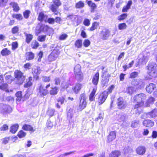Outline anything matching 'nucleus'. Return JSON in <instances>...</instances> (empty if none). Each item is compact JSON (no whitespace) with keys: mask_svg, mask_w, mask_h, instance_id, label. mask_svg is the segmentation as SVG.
I'll list each match as a JSON object with an SVG mask.
<instances>
[{"mask_svg":"<svg viewBox=\"0 0 157 157\" xmlns=\"http://www.w3.org/2000/svg\"><path fill=\"white\" fill-rule=\"evenodd\" d=\"M54 4L57 6H60L61 3L59 0H54L53 1Z\"/></svg>","mask_w":157,"mask_h":157,"instance_id":"nucleus-59","label":"nucleus"},{"mask_svg":"<svg viewBox=\"0 0 157 157\" xmlns=\"http://www.w3.org/2000/svg\"><path fill=\"white\" fill-rule=\"evenodd\" d=\"M156 88V85L153 83H150L147 86L146 90L147 91L150 93H151Z\"/></svg>","mask_w":157,"mask_h":157,"instance_id":"nucleus-18","label":"nucleus"},{"mask_svg":"<svg viewBox=\"0 0 157 157\" xmlns=\"http://www.w3.org/2000/svg\"><path fill=\"white\" fill-rule=\"evenodd\" d=\"M17 139V137L16 136L5 137L2 139V143L3 144H6L9 143L10 140L13 139L16 140Z\"/></svg>","mask_w":157,"mask_h":157,"instance_id":"nucleus-16","label":"nucleus"},{"mask_svg":"<svg viewBox=\"0 0 157 157\" xmlns=\"http://www.w3.org/2000/svg\"><path fill=\"white\" fill-rule=\"evenodd\" d=\"M155 98L152 97H150L147 100L146 102V106L147 107H149L150 106V105L154 103L155 101Z\"/></svg>","mask_w":157,"mask_h":157,"instance_id":"nucleus-29","label":"nucleus"},{"mask_svg":"<svg viewBox=\"0 0 157 157\" xmlns=\"http://www.w3.org/2000/svg\"><path fill=\"white\" fill-rule=\"evenodd\" d=\"M32 84V83L31 81H29L24 84V86L25 87L28 88L31 86Z\"/></svg>","mask_w":157,"mask_h":157,"instance_id":"nucleus-64","label":"nucleus"},{"mask_svg":"<svg viewBox=\"0 0 157 157\" xmlns=\"http://www.w3.org/2000/svg\"><path fill=\"white\" fill-rule=\"evenodd\" d=\"M46 38V35H40L38 37L37 40L40 42H43L45 40Z\"/></svg>","mask_w":157,"mask_h":157,"instance_id":"nucleus-44","label":"nucleus"},{"mask_svg":"<svg viewBox=\"0 0 157 157\" xmlns=\"http://www.w3.org/2000/svg\"><path fill=\"white\" fill-rule=\"evenodd\" d=\"M47 19V16L45 15L42 12H40L39 14L38 20L40 21H46Z\"/></svg>","mask_w":157,"mask_h":157,"instance_id":"nucleus-21","label":"nucleus"},{"mask_svg":"<svg viewBox=\"0 0 157 157\" xmlns=\"http://www.w3.org/2000/svg\"><path fill=\"white\" fill-rule=\"evenodd\" d=\"M117 104L119 109H123L126 108L127 103L122 98L120 97L117 99Z\"/></svg>","mask_w":157,"mask_h":157,"instance_id":"nucleus-5","label":"nucleus"},{"mask_svg":"<svg viewBox=\"0 0 157 157\" xmlns=\"http://www.w3.org/2000/svg\"><path fill=\"white\" fill-rule=\"evenodd\" d=\"M10 5L13 8V10L15 12H17L20 9V7L17 3L11 2L10 3Z\"/></svg>","mask_w":157,"mask_h":157,"instance_id":"nucleus-28","label":"nucleus"},{"mask_svg":"<svg viewBox=\"0 0 157 157\" xmlns=\"http://www.w3.org/2000/svg\"><path fill=\"white\" fill-rule=\"evenodd\" d=\"M32 71L34 78H35L37 80L38 78V75L40 74L41 72L40 67H34L32 69Z\"/></svg>","mask_w":157,"mask_h":157,"instance_id":"nucleus-14","label":"nucleus"},{"mask_svg":"<svg viewBox=\"0 0 157 157\" xmlns=\"http://www.w3.org/2000/svg\"><path fill=\"white\" fill-rule=\"evenodd\" d=\"M108 94V92L106 91L103 92L100 94L98 98V101L99 105L102 104L107 98Z\"/></svg>","mask_w":157,"mask_h":157,"instance_id":"nucleus-9","label":"nucleus"},{"mask_svg":"<svg viewBox=\"0 0 157 157\" xmlns=\"http://www.w3.org/2000/svg\"><path fill=\"white\" fill-rule=\"evenodd\" d=\"M86 2H87L88 5L91 7V12L92 13L94 12V10L97 8V6L95 3L92 2L91 1H86Z\"/></svg>","mask_w":157,"mask_h":157,"instance_id":"nucleus-25","label":"nucleus"},{"mask_svg":"<svg viewBox=\"0 0 157 157\" xmlns=\"http://www.w3.org/2000/svg\"><path fill=\"white\" fill-rule=\"evenodd\" d=\"M5 107L3 108V113H10L12 111L11 107L8 105L4 104Z\"/></svg>","mask_w":157,"mask_h":157,"instance_id":"nucleus-30","label":"nucleus"},{"mask_svg":"<svg viewBox=\"0 0 157 157\" xmlns=\"http://www.w3.org/2000/svg\"><path fill=\"white\" fill-rule=\"evenodd\" d=\"M14 75L15 78L17 80L18 84H21L23 83L25 77L20 71L16 70L14 72Z\"/></svg>","mask_w":157,"mask_h":157,"instance_id":"nucleus-4","label":"nucleus"},{"mask_svg":"<svg viewBox=\"0 0 157 157\" xmlns=\"http://www.w3.org/2000/svg\"><path fill=\"white\" fill-rule=\"evenodd\" d=\"M42 80L45 82H49L50 80V76H43L42 78Z\"/></svg>","mask_w":157,"mask_h":157,"instance_id":"nucleus-53","label":"nucleus"},{"mask_svg":"<svg viewBox=\"0 0 157 157\" xmlns=\"http://www.w3.org/2000/svg\"><path fill=\"white\" fill-rule=\"evenodd\" d=\"M19 31V27L18 26H15L12 29L11 31L13 34H15Z\"/></svg>","mask_w":157,"mask_h":157,"instance_id":"nucleus-46","label":"nucleus"},{"mask_svg":"<svg viewBox=\"0 0 157 157\" xmlns=\"http://www.w3.org/2000/svg\"><path fill=\"white\" fill-rule=\"evenodd\" d=\"M39 43L36 41H35L34 43H33L32 44L33 48L35 49L38 48L39 47Z\"/></svg>","mask_w":157,"mask_h":157,"instance_id":"nucleus-52","label":"nucleus"},{"mask_svg":"<svg viewBox=\"0 0 157 157\" xmlns=\"http://www.w3.org/2000/svg\"><path fill=\"white\" fill-rule=\"evenodd\" d=\"M8 0H0V6L4 7L6 6Z\"/></svg>","mask_w":157,"mask_h":157,"instance_id":"nucleus-47","label":"nucleus"},{"mask_svg":"<svg viewBox=\"0 0 157 157\" xmlns=\"http://www.w3.org/2000/svg\"><path fill=\"white\" fill-rule=\"evenodd\" d=\"M67 35L65 34H63L59 36V39L61 40H64L67 37Z\"/></svg>","mask_w":157,"mask_h":157,"instance_id":"nucleus-57","label":"nucleus"},{"mask_svg":"<svg viewBox=\"0 0 157 157\" xmlns=\"http://www.w3.org/2000/svg\"><path fill=\"white\" fill-rule=\"evenodd\" d=\"M121 155V153L119 151L114 150L110 153L109 157H119Z\"/></svg>","mask_w":157,"mask_h":157,"instance_id":"nucleus-22","label":"nucleus"},{"mask_svg":"<svg viewBox=\"0 0 157 157\" xmlns=\"http://www.w3.org/2000/svg\"><path fill=\"white\" fill-rule=\"evenodd\" d=\"M90 41L88 39L85 40L83 43V45L85 47H88L90 45Z\"/></svg>","mask_w":157,"mask_h":157,"instance_id":"nucleus-49","label":"nucleus"},{"mask_svg":"<svg viewBox=\"0 0 157 157\" xmlns=\"http://www.w3.org/2000/svg\"><path fill=\"white\" fill-rule=\"evenodd\" d=\"M74 74L75 78L77 80L81 81L83 79V74L81 71V67L78 64L74 68Z\"/></svg>","mask_w":157,"mask_h":157,"instance_id":"nucleus-3","label":"nucleus"},{"mask_svg":"<svg viewBox=\"0 0 157 157\" xmlns=\"http://www.w3.org/2000/svg\"><path fill=\"white\" fill-rule=\"evenodd\" d=\"M19 126L17 124H15L12 125L10 128V132L13 134L15 133L17 130Z\"/></svg>","mask_w":157,"mask_h":157,"instance_id":"nucleus-27","label":"nucleus"},{"mask_svg":"<svg viewBox=\"0 0 157 157\" xmlns=\"http://www.w3.org/2000/svg\"><path fill=\"white\" fill-rule=\"evenodd\" d=\"M11 53L10 51L8 50L7 48H5L1 52V54L3 56H6L10 55Z\"/></svg>","mask_w":157,"mask_h":157,"instance_id":"nucleus-35","label":"nucleus"},{"mask_svg":"<svg viewBox=\"0 0 157 157\" xmlns=\"http://www.w3.org/2000/svg\"><path fill=\"white\" fill-rule=\"evenodd\" d=\"M119 30H123L125 29L127 27V25L125 23H120L118 26Z\"/></svg>","mask_w":157,"mask_h":157,"instance_id":"nucleus-41","label":"nucleus"},{"mask_svg":"<svg viewBox=\"0 0 157 157\" xmlns=\"http://www.w3.org/2000/svg\"><path fill=\"white\" fill-rule=\"evenodd\" d=\"M22 128L24 130L29 131L31 133L34 132L35 130L31 125L27 124L23 125Z\"/></svg>","mask_w":157,"mask_h":157,"instance_id":"nucleus-15","label":"nucleus"},{"mask_svg":"<svg viewBox=\"0 0 157 157\" xmlns=\"http://www.w3.org/2000/svg\"><path fill=\"white\" fill-rule=\"evenodd\" d=\"M82 87L81 85L79 83H76L75 86L72 88L73 91L76 94H77Z\"/></svg>","mask_w":157,"mask_h":157,"instance_id":"nucleus-26","label":"nucleus"},{"mask_svg":"<svg viewBox=\"0 0 157 157\" xmlns=\"http://www.w3.org/2000/svg\"><path fill=\"white\" fill-rule=\"evenodd\" d=\"M127 13H123L121 15L118 17V20L121 21L125 19L127 17Z\"/></svg>","mask_w":157,"mask_h":157,"instance_id":"nucleus-50","label":"nucleus"},{"mask_svg":"<svg viewBox=\"0 0 157 157\" xmlns=\"http://www.w3.org/2000/svg\"><path fill=\"white\" fill-rule=\"evenodd\" d=\"M58 6H56L55 5H52L51 6V10L54 12H56L57 11V9Z\"/></svg>","mask_w":157,"mask_h":157,"instance_id":"nucleus-58","label":"nucleus"},{"mask_svg":"<svg viewBox=\"0 0 157 157\" xmlns=\"http://www.w3.org/2000/svg\"><path fill=\"white\" fill-rule=\"evenodd\" d=\"M146 95L143 93H140L135 95L132 99L133 103H136L135 106V108H138L143 106L144 104V100L146 99Z\"/></svg>","mask_w":157,"mask_h":157,"instance_id":"nucleus-1","label":"nucleus"},{"mask_svg":"<svg viewBox=\"0 0 157 157\" xmlns=\"http://www.w3.org/2000/svg\"><path fill=\"white\" fill-rule=\"evenodd\" d=\"M55 84L56 85H58L60 84V78H56L55 79Z\"/></svg>","mask_w":157,"mask_h":157,"instance_id":"nucleus-63","label":"nucleus"},{"mask_svg":"<svg viewBox=\"0 0 157 157\" xmlns=\"http://www.w3.org/2000/svg\"><path fill=\"white\" fill-rule=\"evenodd\" d=\"M65 98L63 97H61L58 98L57 99V102L56 106L58 108H60L61 105L64 103Z\"/></svg>","mask_w":157,"mask_h":157,"instance_id":"nucleus-20","label":"nucleus"},{"mask_svg":"<svg viewBox=\"0 0 157 157\" xmlns=\"http://www.w3.org/2000/svg\"><path fill=\"white\" fill-rule=\"evenodd\" d=\"M114 85H112L108 89V93H111L112 90L114 88Z\"/></svg>","mask_w":157,"mask_h":157,"instance_id":"nucleus-62","label":"nucleus"},{"mask_svg":"<svg viewBox=\"0 0 157 157\" xmlns=\"http://www.w3.org/2000/svg\"><path fill=\"white\" fill-rule=\"evenodd\" d=\"M135 151L137 154L142 155L145 153L146 148L144 146H139L136 148Z\"/></svg>","mask_w":157,"mask_h":157,"instance_id":"nucleus-12","label":"nucleus"},{"mask_svg":"<svg viewBox=\"0 0 157 157\" xmlns=\"http://www.w3.org/2000/svg\"><path fill=\"white\" fill-rule=\"evenodd\" d=\"M147 62V60L146 59V57L144 56H143L142 58H140L139 59V62L141 64H146Z\"/></svg>","mask_w":157,"mask_h":157,"instance_id":"nucleus-45","label":"nucleus"},{"mask_svg":"<svg viewBox=\"0 0 157 157\" xmlns=\"http://www.w3.org/2000/svg\"><path fill=\"white\" fill-rule=\"evenodd\" d=\"M16 96L17 97L16 101L17 104H18L19 102L20 101L22 98L21 92L19 91L17 92L16 94Z\"/></svg>","mask_w":157,"mask_h":157,"instance_id":"nucleus-32","label":"nucleus"},{"mask_svg":"<svg viewBox=\"0 0 157 157\" xmlns=\"http://www.w3.org/2000/svg\"><path fill=\"white\" fill-rule=\"evenodd\" d=\"M134 90V87L132 86H129L126 88L125 92L129 95H131L133 93Z\"/></svg>","mask_w":157,"mask_h":157,"instance_id":"nucleus-34","label":"nucleus"},{"mask_svg":"<svg viewBox=\"0 0 157 157\" xmlns=\"http://www.w3.org/2000/svg\"><path fill=\"white\" fill-rule=\"evenodd\" d=\"M147 73L150 76V78L157 77V69L156 65H154L153 64H149L147 66Z\"/></svg>","mask_w":157,"mask_h":157,"instance_id":"nucleus-2","label":"nucleus"},{"mask_svg":"<svg viewBox=\"0 0 157 157\" xmlns=\"http://www.w3.org/2000/svg\"><path fill=\"white\" fill-rule=\"evenodd\" d=\"M151 137L153 139L157 138V132L156 131H153L152 132Z\"/></svg>","mask_w":157,"mask_h":157,"instance_id":"nucleus-55","label":"nucleus"},{"mask_svg":"<svg viewBox=\"0 0 157 157\" xmlns=\"http://www.w3.org/2000/svg\"><path fill=\"white\" fill-rule=\"evenodd\" d=\"M84 6V3L81 1H80L75 4V7L76 8H83Z\"/></svg>","mask_w":157,"mask_h":157,"instance_id":"nucleus-38","label":"nucleus"},{"mask_svg":"<svg viewBox=\"0 0 157 157\" xmlns=\"http://www.w3.org/2000/svg\"><path fill=\"white\" fill-rule=\"evenodd\" d=\"M13 17L19 20H21L23 18L22 15L20 14H14L13 15Z\"/></svg>","mask_w":157,"mask_h":157,"instance_id":"nucleus-43","label":"nucleus"},{"mask_svg":"<svg viewBox=\"0 0 157 157\" xmlns=\"http://www.w3.org/2000/svg\"><path fill=\"white\" fill-rule=\"evenodd\" d=\"M116 134L115 131H110L107 137V142L110 143L113 141L116 138Z\"/></svg>","mask_w":157,"mask_h":157,"instance_id":"nucleus-13","label":"nucleus"},{"mask_svg":"<svg viewBox=\"0 0 157 157\" xmlns=\"http://www.w3.org/2000/svg\"><path fill=\"white\" fill-rule=\"evenodd\" d=\"M134 63V61L133 60L128 65L123 66V67L124 69V71H125L127 69L131 67L133 65Z\"/></svg>","mask_w":157,"mask_h":157,"instance_id":"nucleus-42","label":"nucleus"},{"mask_svg":"<svg viewBox=\"0 0 157 157\" xmlns=\"http://www.w3.org/2000/svg\"><path fill=\"white\" fill-rule=\"evenodd\" d=\"M143 116L146 118L157 117V109H155L151 112L144 113Z\"/></svg>","mask_w":157,"mask_h":157,"instance_id":"nucleus-11","label":"nucleus"},{"mask_svg":"<svg viewBox=\"0 0 157 157\" xmlns=\"http://www.w3.org/2000/svg\"><path fill=\"white\" fill-rule=\"evenodd\" d=\"M142 82L141 80L139 79H134L131 82V84L134 86H140L142 84Z\"/></svg>","mask_w":157,"mask_h":157,"instance_id":"nucleus-24","label":"nucleus"},{"mask_svg":"<svg viewBox=\"0 0 157 157\" xmlns=\"http://www.w3.org/2000/svg\"><path fill=\"white\" fill-rule=\"evenodd\" d=\"M40 29L41 30H42L44 32H47L49 30H52V29L49 28L48 26L45 25H42L40 27Z\"/></svg>","mask_w":157,"mask_h":157,"instance_id":"nucleus-40","label":"nucleus"},{"mask_svg":"<svg viewBox=\"0 0 157 157\" xmlns=\"http://www.w3.org/2000/svg\"><path fill=\"white\" fill-rule=\"evenodd\" d=\"M30 12L29 10H26L23 13V16L24 17L26 18H28L29 16Z\"/></svg>","mask_w":157,"mask_h":157,"instance_id":"nucleus-48","label":"nucleus"},{"mask_svg":"<svg viewBox=\"0 0 157 157\" xmlns=\"http://www.w3.org/2000/svg\"><path fill=\"white\" fill-rule=\"evenodd\" d=\"M143 125L146 127H151L154 125V122L151 120L147 119L144 120L143 122Z\"/></svg>","mask_w":157,"mask_h":157,"instance_id":"nucleus-17","label":"nucleus"},{"mask_svg":"<svg viewBox=\"0 0 157 157\" xmlns=\"http://www.w3.org/2000/svg\"><path fill=\"white\" fill-rule=\"evenodd\" d=\"M24 34L25 36L26 42L27 44H29L32 40L33 36L31 34H28L26 32H24Z\"/></svg>","mask_w":157,"mask_h":157,"instance_id":"nucleus-23","label":"nucleus"},{"mask_svg":"<svg viewBox=\"0 0 157 157\" xmlns=\"http://www.w3.org/2000/svg\"><path fill=\"white\" fill-rule=\"evenodd\" d=\"M50 86V84L47 85L45 87L41 85L39 87V93L41 96L46 95L48 93V91L47 89Z\"/></svg>","mask_w":157,"mask_h":157,"instance_id":"nucleus-7","label":"nucleus"},{"mask_svg":"<svg viewBox=\"0 0 157 157\" xmlns=\"http://www.w3.org/2000/svg\"><path fill=\"white\" fill-rule=\"evenodd\" d=\"M59 52L56 50H54L48 56V60L49 61L55 60L58 57Z\"/></svg>","mask_w":157,"mask_h":157,"instance_id":"nucleus-10","label":"nucleus"},{"mask_svg":"<svg viewBox=\"0 0 157 157\" xmlns=\"http://www.w3.org/2000/svg\"><path fill=\"white\" fill-rule=\"evenodd\" d=\"M76 47L81 48L82 46V41L81 40H78L75 41V44Z\"/></svg>","mask_w":157,"mask_h":157,"instance_id":"nucleus-36","label":"nucleus"},{"mask_svg":"<svg viewBox=\"0 0 157 157\" xmlns=\"http://www.w3.org/2000/svg\"><path fill=\"white\" fill-rule=\"evenodd\" d=\"M99 79V74L98 72H97L93 76L92 82L94 85L97 86L98 85Z\"/></svg>","mask_w":157,"mask_h":157,"instance_id":"nucleus-19","label":"nucleus"},{"mask_svg":"<svg viewBox=\"0 0 157 157\" xmlns=\"http://www.w3.org/2000/svg\"><path fill=\"white\" fill-rule=\"evenodd\" d=\"M109 30L106 29H103L101 32L100 36L101 39L103 40H105L108 39L110 36Z\"/></svg>","mask_w":157,"mask_h":157,"instance_id":"nucleus-6","label":"nucleus"},{"mask_svg":"<svg viewBox=\"0 0 157 157\" xmlns=\"http://www.w3.org/2000/svg\"><path fill=\"white\" fill-rule=\"evenodd\" d=\"M138 73L137 72H134L131 73L130 75V78H134L136 77L138 75Z\"/></svg>","mask_w":157,"mask_h":157,"instance_id":"nucleus-51","label":"nucleus"},{"mask_svg":"<svg viewBox=\"0 0 157 157\" xmlns=\"http://www.w3.org/2000/svg\"><path fill=\"white\" fill-rule=\"evenodd\" d=\"M99 25V23L97 22H94L92 24V26L90 28V31H93L96 29Z\"/></svg>","mask_w":157,"mask_h":157,"instance_id":"nucleus-39","label":"nucleus"},{"mask_svg":"<svg viewBox=\"0 0 157 157\" xmlns=\"http://www.w3.org/2000/svg\"><path fill=\"white\" fill-rule=\"evenodd\" d=\"M83 24L86 26H89L90 24V21L88 19H85L84 21Z\"/></svg>","mask_w":157,"mask_h":157,"instance_id":"nucleus-56","label":"nucleus"},{"mask_svg":"<svg viewBox=\"0 0 157 157\" xmlns=\"http://www.w3.org/2000/svg\"><path fill=\"white\" fill-rule=\"evenodd\" d=\"M34 54L31 52H27L26 54V59L27 60H31L34 58Z\"/></svg>","mask_w":157,"mask_h":157,"instance_id":"nucleus-31","label":"nucleus"},{"mask_svg":"<svg viewBox=\"0 0 157 157\" xmlns=\"http://www.w3.org/2000/svg\"><path fill=\"white\" fill-rule=\"evenodd\" d=\"M8 129V127L6 124H4L0 128V130L2 131H3Z\"/></svg>","mask_w":157,"mask_h":157,"instance_id":"nucleus-54","label":"nucleus"},{"mask_svg":"<svg viewBox=\"0 0 157 157\" xmlns=\"http://www.w3.org/2000/svg\"><path fill=\"white\" fill-rule=\"evenodd\" d=\"M59 89L56 86L52 88L51 90L50 91V94L51 95H55L57 94Z\"/></svg>","mask_w":157,"mask_h":157,"instance_id":"nucleus-33","label":"nucleus"},{"mask_svg":"<svg viewBox=\"0 0 157 157\" xmlns=\"http://www.w3.org/2000/svg\"><path fill=\"white\" fill-rule=\"evenodd\" d=\"M69 86V84L66 82H63L61 85L62 87L64 89H67Z\"/></svg>","mask_w":157,"mask_h":157,"instance_id":"nucleus-60","label":"nucleus"},{"mask_svg":"<svg viewBox=\"0 0 157 157\" xmlns=\"http://www.w3.org/2000/svg\"><path fill=\"white\" fill-rule=\"evenodd\" d=\"M80 102L79 107L81 110H82L86 107V98L84 94H81L80 97Z\"/></svg>","mask_w":157,"mask_h":157,"instance_id":"nucleus-8","label":"nucleus"},{"mask_svg":"<svg viewBox=\"0 0 157 157\" xmlns=\"http://www.w3.org/2000/svg\"><path fill=\"white\" fill-rule=\"evenodd\" d=\"M6 100L9 102H12L14 101V99L11 96L8 97L6 98Z\"/></svg>","mask_w":157,"mask_h":157,"instance_id":"nucleus-61","label":"nucleus"},{"mask_svg":"<svg viewBox=\"0 0 157 157\" xmlns=\"http://www.w3.org/2000/svg\"><path fill=\"white\" fill-rule=\"evenodd\" d=\"M26 135V132H24L22 130H20L18 132L17 136L20 138H21L24 137Z\"/></svg>","mask_w":157,"mask_h":157,"instance_id":"nucleus-37","label":"nucleus"}]
</instances>
